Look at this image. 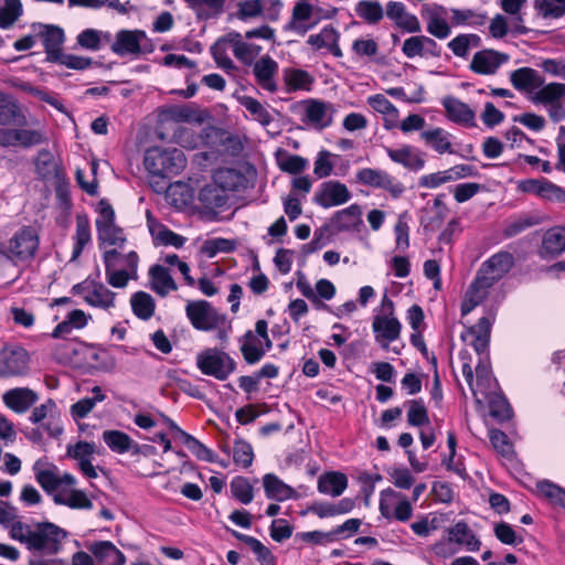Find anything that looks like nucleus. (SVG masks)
<instances>
[{"label":"nucleus","instance_id":"obj_1","mask_svg":"<svg viewBox=\"0 0 565 565\" xmlns=\"http://www.w3.org/2000/svg\"><path fill=\"white\" fill-rule=\"evenodd\" d=\"M105 275L107 282L114 288H125L130 279H137L139 255L130 250L121 255L117 248L107 249L103 253Z\"/></svg>","mask_w":565,"mask_h":565},{"label":"nucleus","instance_id":"obj_2","mask_svg":"<svg viewBox=\"0 0 565 565\" xmlns=\"http://www.w3.org/2000/svg\"><path fill=\"white\" fill-rule=\"evenodd\" d=\"M143 163L152 175L169 179L183 171L186 158L178 148L163 149L154 145L146 150Z\"/></svg>","mask_w":565,"mask_h":565},{"label":"nucleus","instance_id":"obj_3","mask_svg":"<svg viewBox=\"0 0 565 565\" xmlns=\"http://www.w3.org/2000/svg\"><path fill=\"white\" fill-rule=\"evenodd\" d=\"M492 322L488 317H481L475 326H471L461 333L462 341L472 338L470 344L476 353L480 356L476 366V375L478 381H487L490 377L491 369L489 362V344L491 338Z\"/></svg>","mask_w":565,"mask_h":565},{"label":"nucleus","instance_id":"obj_4","mask_svg":"<svg viewBox=\"0 0 565 565\" xmlns=\"http://www.w3.org/2000/svg\"><path fill=\"white\" fill-rule=\"evenodd\" d=\"M196 366L202 374L225 381L235 372L237 363L226 351L210 348L198 354Z\"/></svg>","mask_w":565,"mask_h":565},{"label":"nucleus","instance_id":"obj_5","mask_svg":"<svg viewBox=\"0 0 565 565\" xmlns=\"http://www.w3.org/2000/svg\"><path fill=\"white\" fill-rule=\"evenodd\" d=\"M67 532L55 523L45 521L35 524L31 537L29 551H40L46 555H56L62 551L63 541Z\"/></svg>","mask_w":565,"mask_h":565},{"label":"nucleus","instance_id":"obj_6","mask_svg":"<svg viewBox=\"0 0 565 565\" xmlns=\"http://www.w3.org/2000/svg\"><path fill=\"white\" fill-rule=\"evenodd\" d=\"M34 172L39 180L53 184L58 195L62 194L63 188L68 184L65 169L49 150L39 151L34 158Z\"/></svg>","mask_w":565,"mask_h":565},{"label":"nucleus","instance_id":"obj_7","mask_svg":"<svg viewBox=\"0 0 565 565\" xmlns=\"http://www.w3.org/2000/svg\"><path fill=\"white\" fill-rule=\"evenodd\" d=\"M356 184L365 185L372 189H380L390 194L392 199L401 198L405 192V185L395 177L382 169L362 168L356 171Z\"/></svg>","mask_w":565,"mask_h":565},{"label":"nucleus","instance_id":"obj_8","mask_svg":"<svg viewBox=\"0 0 565 565\" xmlns=\"http://www.w3.org/2000/svg\"><path fill=\"white\" fill-rule=\"evenodd\" d=\"M255 175L254 166L243 163L238 168H218L213 172L212 179L226 192H239L249 186Z\"/></svg>","mask_w":565,"mask_h":565},{"label":"nucleus","instance_id":"obj_9","mask_svg":"<svg viewBox=\"0 0 565 565\" xmlns=\"http://www.w3.org/2000/svg\"><path fill=\"white\" fill-rule=\"evenodd\" d=\"M185 313L192 327L199 331H212L226 323L225 315L218 313L206 300L188 302Z\"/></svg>","mask_w":565,"mask_h":565},{"label":"nucleus","instance_id":"obj_10","mask_svg":"<svg viewBox=\"0 0 565 565\" xmlns=\"http://www.w3.org/2000/svg\"><path fill=\"white\" fill-rule=\"evenodd\" d=\"M514 265V257L509 252H498L484 260L475 277L476 284L481 282L491 288L508 274Z\"/></svg>","mask_w":565,"mask_h":565},{"label":"nucleus","instance_id":"obj_11","mask_svg":"<svg viewBox=\"0 0 565 565\" xmlns=\"http://www.w3.org/2000/svg\"><path fill=\"white\" fill-rule=\"evenodd\" d=\"M39 247V237L31 227H23L9 241V246L0 247V255L13 260H26L34 256Z\"/></svg>","mask_w":565,"mask_h":565},{"label":"nucleus","instance_id":"obj_12","mask_svg":"<svg viewBox=\"0 0 565 565\" xmlns=\"http://www.w3.org/2000/svg\"><path fill=\"white\" fill-rule=\"evenodd\" d=\"M322 230H331L332 235L342 232L360 234L365 230L361 206L354 203L343 210L337 211L330 218V223L323 225Z\"/></svg>","mask_w":565,"mask_h":565},{"label":"nucleus","instance_id":"obj_13","mask_svg":"<svg viewBox=\"0 0 565 565\" xmlns=\"http://www.w3.org/2000/svg\"><path fill=\"white\" fill-rule=\"evenodd\" d=\"M351 199L348 186L337 180L321 183L320 189L315 193L313 202L323 209H330L347 203Z\"/></svg>","mask_w":565,"mask_h":565},{"label":"nucleus","instance_id":"obj_14","mask_svg":"<svg viewBox=\"0 0 565 565\" xmlns=\"http://www.w3.org/2000/svg\"><path fill=\"white\" fill-rule=\"evenodd\" d=\"M28 352L23 348L4 349L0 352V377L20 376L26 373Z\"/></svg>","mask_w":565,"mask_h":565},{"label":"nucleus","instance_id":"obj_15","mask_svg":"<svg viewBox=\"0 0 565 565\" xmlns=\"http://www.w3.org/2000/svg\"><path fill=\"white\" fill-rule=\"evenodd\" d=\"M509 58L508 54L495 50H481L472 56L470 70L480 75H493Z\"/></svg>","mask_w":565,"mask_h":565},{"label":"nucleus","instance_id":"obj_16","mask_svg":"<svg viewBox=\"0 0 565 565\" xmlns=\"http://www.w3.org/2000/svg\"><path fill=\"white\" fill-rule=\"evenodd\" d=\"M147 40V34L141 30H120L116 33L110 45L111 51L117 55L139 54L141 44Z\"/></svg>","mask_w":565,"mask_h":565},{"label":"nucleus","instance_id":"obj_17","mask_svg":"<svg viewBox=\"0 0 565 565\" xmlns=\"http://www.w3.org/2000/svg\"><path fill=\"white\" fill-rule=\"evenodd\" d=\"M372 330L376 341L382 344L384 350H388V344L399 338L402 324L396 317L375 316Z\"/></svg>","mask_w":565,"mask_h":565},{"label":"nucleus","instance_id":"obj_18","mask_svg":"<svg viewBox=\"0 0 565 565\" xmlns=\"http://www.w3.org/2000/svg\"><path fill=\"white\" fill-rule=\"evenodd\" d=\"M2 401L14 413L23 414L39 401V395L29 387H14L3 394Z\"/></svg>","mask_w":565,"mask_h":565},{"label":"nucleus","instance_id":"obj_19","mask_svg":"<svg viewBox=\"0 0 565 565\" xmlns=\"http://www.w3.org/2000/svg\"><path fill=\"white\" fill-rule=\"evenodd\" d=\"M402 52L408 58L416 56H440V49L437 42L426 35H414L406 39L403 43Z\"/></svg>","mask_w":565,"mask_h":565},{"label":"nucleus","instance_id":"obj_20","mask_svg":"<svg viewBox=\"0 0 565 565\" xmlns=\"http://www.w3.org/2000/svg\"><path fill=\"white\" fill-rule=\"evenodd\" d=\"M226 41L234 56L245 65H252L259 55L262 47L245 41V36L236 31L226 33Z\"/></svg>","mask_w":565,"mask_h":565},{"label":"nucleus","instance_id":"obj_21","mask_svg":"<svg viewBox=\"0 0 565 565\" xmlns=\"http://www.w3.org/2000/svg\"><path fill=\"white\" fill-rule=\"evenodd\" d=\"M99 565H125L126 556L110 541H96L88 546Z\"/></svg>","mask_w":565,"mask_h":565},{"label":"nucleus","instance_id":"obj_22","mask_svg":"<svg viewBox=\"0 0 565 565\" xmlns=\"http://www.w3.org/2000/svg\"><path fill=\"white\" fill-rule=\"evenodd\" d=\"M385 150L393 162L398 163L411 171H419L425 166L423 153L411 146L404 145L397 149L386 147Z\"/></svg>","mask_w":565,"mask_h":565},{"label":"nucleus","instance_id":"obj_23","mask_svg":"<svg viewBox=\"0 0 565 565\" xmlns=\"http://www.w3.org/2000/svg\"><path fill=\"white\" fill-rule=\"evenodd\" d=\"M150 289L160 297H166L171 291L178 290V285L170 274V270L160 265L154 264L148 270Z\"/></svg>","mask_w":565,"mask_h":565},{"label":"nucleus","instance_id":"obj_24","mask_svg":"<svg viewBox=\"0 0 565 565\" xmlns=\"http://www.w3.org/2000/svg\"><path fill=\"white\" fill-rule=\"evenodd\" d=\"M565 252V226L553 227L545 232L542 238L540 256L543 259L557 258Z\"/></svg>","mask_w":565,"mask_h":565},{"label":"nucleus","instance_id":"obj_25","mask_svg":"<svg viewBox=\"0 0 565 565\" xmlns=\"http://www.w3.org/2000/svg\"><path fill=\"white\" fill-rule=\"evenodd\" d=\"M263 487L265 495L269 500L282 502L289 499H297L298 497L297 491L292 487L271 472L263 476Z\"/></svg>","mask_w":565,"mask_h":565},{"label":"nucleus","instance_id":"obj_26","mask_svg":"<svg viewBox=\"0 0 565 565\" xmlns=\"http://www.w3.org/2000/svg\"><path fill=\"white\" fill-rule=\"evenodd\" d=\"M425 119L417 114H413L406 117L401 122L398 121L397 127L403 132L423 130L422 137L427 141H446L448 139L446 131L443 130L441 128L425 129Z\"/></svg>","mask_w":565,"mask_h":565},{"label":"nucleus","instance_id":"obj_27","mask_svg":"<svg viewBox=\"0 0 565 565\" xmlns=\"http://www.w3.org/2000/svg\"><path fill=\"white\" fill-rule=\"evenodd\" d=\"M257 83L266 90L274 93L277 90L274 76L278 72V64L268 55L260 57L254 63L253 68Z\"/></svg>","mask_w":565,"mask_h":565},{"label":"nucleus","instance_id":"obj_28","mask_svg":"<svg viewBox=\"0 0 565 565\" xmlns=\"http://www.w3.org/2000/svg\"><path fill=\"white\" fill-rule=\"evenodd\" d=\"M449 541L458 545H463L467 551L477 552L480 550L481 542L469 527L467 522L458 521L448 529Z\"/></svg>","mask_w":565,"mask_h":565},{"label":"nucleus","instance_id":"obj_29","mask_svg":"<svg viewBox=\"0 0 565 565\" xmlns=\"http://www.w3.org/2000/svg\"><path fill=\"white\" fill-rule=\"evenodd\" d=\"M47 60L53 62L62 53L64 31L55 25H42L40 30Z\"/></svg>","mask_w":565,"mask_h":565},{"label":"nucleus","instance_id":"obj_30","mask_svg":"<svg viewBox=\"0 0 565 565\" xmlns=\"http://www.w3.org/2000/svg\"><path fill=\"white\" fill-rule=\"evenodd\" d=\"M90 286V292L84 296L87 305L104 310L115 307L116 292L108 289L102 281L92 280Z\"/></svg>","mask_w":565,"mask_h":565},{"label":"nucleus","instance_id":"obj_31","mask_svg":"<svg viewBox=\"0 0 565 565\" xmlns=\"http://www.w3.org/2000/svg\"><path fill=\"white\" fill-rule=\"evenodd\" d=\"M348 487V478L343 472L329 471L318 478L317 489L322 494L341 495Z\"/></svg>","mask_w":565,"mask_h":565},{"label":"nucleus","instance_id":"obj_32","mask_svg":"<svg viewBox=\"0 0 565 565\" xmlns=\"http://www.w3.org/2000/svg\"><path fill=\"white\" fill-rule=\"evenodd\" d=\"M510 81L515 89L526 93H532L543 84L537 71L531 67H521L513 71L510 74Z\"/></svg>","mask_w":565,"mask_h":565},{"label":"nucleus","instance_id":"obj_33","mask_svg":"<svg viewBox=\"0 0 565 565\" xmlns=\"http://www.w3.org/2000/svg\"><path fill=\"white\" fill-rule=\"evenodd\" d=\"M0 125H26L25 116L14 98L0 94Z\"/></svg>","mask_w":565,"mask_h":565},{"label":"nucleus","instance_id":"obj_34","mask_svg":"<svg viewBox=\"0 0 565 565\" xmlns=\"http://www.w3.org/2000/svg\"><path fill=\"white\" fill-rule=\"evenodd\" d=\"M367 104L377 113L383 115L385 128L392 129L398 126V110L382 94H376L367 98Z\"/></svg>","mask_w":565,"mask_h":565},{"label":"nucleus","instance_id":"obj_35","mask_svg":"<svg viewBox=\"0 0 565 565\" xmlns=\"http://www.w3.org/2000/svg\"><path fill=\"white\" fill-rule=\"evenodd\" d=\"M198 199L205 209L216 210L226 205L228 196L226 191L213 181L200 190Z\"/></svg>","mask_w":565,"mask_h":565},{"label":"nucleus","instance_id":"obj_36","mask_svg":"<svg viewBox=\"0 0 565 565\" xmlns=\"http://www.w3.org/2000/svg\"><path fill=\"white\" fill-rule=\"evenodd\" d=\"M305 119L316 128H324L331 124L329 106L326 103L310 99L305 103Z\"/></svg>","mask_w":565,"mask_h":565},{"label":"nucleus","instance_id":"obj_37","mask_svg":"<svg viewBox=\"0 0 565 565\" xmlns=\"http://www.w3.org/2000/svg\"><path fill=\"white\" fill-rule=\"evenodd\" d=\"M73 241L74 244L71 260L77 259L82 255L85 246L92 241L90 224L87 215L78 214L76 216V230Z\"/></svg>","mask_w":565,"mask_h":565},{"label":"nucleus","instance_id":"obj_38","mask_svg":"<svg viewBox=\"0 0 565 565\" xmlns=\"http://www.w3.org/2000/svg\"><path fill=\"white\" fill-rule=\"evenodd\" d=\"M443 105L446 109L447 116L452 121L465 124V125H470L473 122L475 113L463 102H461L455 97H446L443 100Z\"/></svg>","mask_w":565,"mask_h":565},{"label":"nucleus","instance_id":"obj_39","mask_svg":"<svg viewBox=\"0 0 565 565\" xmlns=\"http://www.w3.org/2000/svg\"><path fill=\"white\" fill-rule=\"evenodd\" d=\"M232 535L250 547L258 562L264 565H276V557L273 552L254 536L231 530Z\"/></svg>","mask_w":565,"mask_h":565},{"label":"nucleus","instance_id":"obj_40","mask_svg":"<svg viewBox=\"0 0 565 565\" xmlns=\"http://www.w3.org/2000/svg\"><path fill=\"white\" fill-rule=\"evenodd\" d=\"M130 306L134 315L140 320H149L156 310L153 297L142 290L136 291L130 297Z\"/></svg>","mask_w":565,"mask_h":565},{"label":"nucleus","instance_id":"obj_41","mask_svg":"<svg viewBox=\"0 0 565 565\" xmlns=\"http://www.w3.org/2000/svg\"><path fill=\"white\" fill-rule=\"evenodd\" d=\"M42 460L39 459L33 466L36 482L49 494H52L60 488V476L56 475V466L51 465L49 469H42Z\"/></svg>","mask_w":565,"mask_h":565},{"label":"nucleus","instance_id":"obj_42","mask_svg":"<svg viewBox=\"0 0 565 565\" xmlns=\"http://www.w3.org/2000/svg\"><path fill=\"white\" fill-rule=\"evenodd\" d=\"M198 18L210 19L220 15L227 0H183Z\"/></svg>","mask_w":565,"mask_h":565},{"label":"nucleus","instance_id":"obj_43","mask_svg":"<svg viewBox=\"0 0 565 565\" xmlns=\"http://www.w3.org/2000/svg\"><path fill=\"white\" fill-rule=\"evenodd\" d=\"M490 288L486 287L483 284H476V279L470 282L465 298L461 302V315L467 316L478 305H480L488 295V290Z\"/></svg>","mask_w":565,"mask_h":565},{"label":"nucleus","instance_id":"obj_44","mask_svg":"<svg viewBox=\"0 0 565 565\" xmlns=\"http://www.w3.org/2000/svg\"><path fill=\"white\" fill-rule=\"evenodd\" d=\"M565 100V84L550 83L536 92L534 102L555 106Z\"/></svg>","mask_w":565,"mask_h":565},{"label":"nucleus","instance_id":"obj_45","mask_svg":"<svg viewBox=\"0 0 565 565\" xmlns=\"http://www.w3.org/2000/svg\"><path fill=\"white\" fill-rule=\"evenodd\" d=\"M103 440L116 454H126L131 449L132 439L121 430L108 429L103 431Z\"/></svg>","mask_w":565,"mask_h":565},{"label":"nucleus","instance_id":"obj_46","mask_svg":"<svg viewBox=\"0 0 565 565\" xmlns=\"http://www.w3.org/2000/svg\"><path fill=\"white\" fill-rule=\"evenodd\" d=\"M260 339L263 340V344L259 347L250 342L241 343V353L248 365H254L260 362L266 352L273 348V341L268 334Z\"/></svg>","mask_w":565,"mask_h":565},{"label":"nucleus","instance_id":"obj_47","mask_svg":"<svg viewBox=\"0 0 565 565\" xmlns=\"http://www.w3.org/2000/svg\"><path fill=\"white\" fill-rule=\"evenodd\" d=\"M110 41V34L96 29H85L77 38L76 43L84 50L98 51L104 43Z\"/></svg>","mask_w":565,"mask_h":565},{"label":"nucleus","instance_id":"obj_48","mask_svg":"<svg viewBox=\"0 0 565 565\" xmlns=\"http://www.w3.org/2000/svg\"><path fill=\"white\" fill-rule=\"evenodd\" d=\"M231 495L242 504H249L254 500V487L249 479L243 476H236L230 483Z\"/></svg>","mask_w":565,"mask_h":565},{"label":"nucleus","instance_id":"obj_49","mask_svg":"<svg viewBox=\"0 0 565 565\" xmlns=\"http://www.w3.org/2000/svg\"><path fill=\"white\" fill-rule=\"evenodd\" d=\"M536 490L537 493L545 498L551 504L565 509L564 488L550 480H542L536 483Z\"/></svg>","mask_w":565,"mask_h":565},{"label":"nucleus","instance_id":"obj_50","mask_svg":"<svg viewBox=\"0 0 565 565\" xmlns=\"http://www.w3.org/2000/svg\"><path fill=\"white\" fill-rule=\"evenodd\" d=\"M488 404L490 416L499 423H503L512 418V407L502 394H492L489 396Z\"/></svg>","mask_w":565,"mask_h":565},{"label":"nucleus","instance_id":"obj_51","mask_svg":"<svg viewBox=\"0 0 565 565\" xmlns=\"http://www.w3.org/2000/svg\"><path fill=\"white\" fill-rule=\"evenodd\" d=\"M98 246H115V248H122L127 242L124 230L118 225H113L97 232Z\"/></svg>","mask_w":565,"mask_h":565},{"label":"nucleus","instance_id":"obj_52","mask_svg":"<svg viewBox=\"0 0 565 565\" xmlns=\"http://www.w3.org/2000/svg\"><path fill=\"white\" fill-rule=\"evenodd\" d=\"M53 501L55 504L66 505L71 509L90 510L93 508V502L83 490H72L68 498L55 493L53 494Z\"/></svg>","mask_w":565,"mask_h":565},{"label":"nucleus","instance_id":"obj_53","mask_svg":"<svg viewBox=\"0 0 565 565\" xmlns=\"http://www.w3.org/2000/svg\"><path fill=\"white\" fill-rule=\"evenodd\" d=\"M407 423L409 426L422 427L429 424L428 409L422 398L408 399Z\"/></svg>","mask_w":565,"mask_h":565},{"label":"nucleus","instance_id":"obj_54","mask_svg":"<svg viewBox=\"0 0 565 565\" xmlns=\"http://www.w3.org/2000/svg\"><path fill=\"white\" fill-rule=\"evenodd\" d=\"M236 248L233 239L217 237L204 241L200 252L209 258L215 257L218 253H232Z\"/></svg>","mask_w":565,"mask_h":565},{"label":"nucleus","instance_id":"obj_55","mask_svg":"<svg viewBox=\"0 0 565 565\" xmlns=\"http://www.w3.org/2000/svg\"><path fill=\"white\" fill-rule=\"evenodd\" d=\"M356 14L367 23H377L383 19V8L379 1L362 0L355 7Z\"/></svg>","mask_w":565,"mask_h":565},{"label":"nucleus","instance_id":"obj_56","mask_svg":"<svg viewBox=\"0 0 565 565\" xmlns=\"http://www.w3.org/2000/svg\"><path fill=\"white\" fill-rule=\"evenodd\" d=\"M22 14V3L20 0H3L0 4V28L11 26Z\"/></svg>","mask_w":565,"mask_h":565},{"label":"nucleus","instance_id":"obj_57","mask_svg":"<svg viewBox=\"0 0 565 565\" xmlns=\"http://www.w3.org/2000/svg\"><path fill=\"white\" fill-rule=\"evenodd\" d=\"M254 457L253 446L248 441L241 438L234 441L233 461L235 465L246 469L252 466Z\"/></svg>","mask_w":565,"mask_h":565},{"label":"nucleus","instance_id":"obj_58","mask_svg":"<svg viewBox=\"0 0 565 565\" xmlns=\"http://www.w3.org/2000/svg\"><path fill=\"white\" fill-rule=\"evenodd\" d=\"M188 449L199 459L205 462H217V455L192 435H184L182 441Z\"/></svg>","mask_w":565,"mask_h":565},{"label":"nucleus","instance_id":"obj_59","mask_svg":"<svg viewBox=\"0 0 565 565\" xmlns=\"http://www.w3.org/2000/svg\"><path fill=\"white\" fill-rule=\"evenodd\" d=\"M539 224V220L534 216L520 215L511 218L503 228V236L507 238L514 237L527 228Z\"/></svg>","mask_w":565,"mask_h":565},{"label":"nucleus","instance_id":"obj_60","mask_svg":"<svg viewBox=\"0 0 565 565\" xmlns=\"http://www.w3.org/2000/svg\"><path fill=\"white\" fill-rule=\"evenodd\" d=\"M12 85L18 89H20L24 93H28L32 96H35L40 100H43V102L52 105L57 110H60L62 113L64 111V106L62 105V103H60L56 98H54L47 92L34 87L31 83L23 82V81H13Z\"/></svg>","mask_w":565,"mask_h":565},{"label":"nucleus","instance_id":"obj_61","mask_svg":"<svg viewBox=\"0 0 565 565\" xmlns=\"http://www.w3.org/2000/svg\"><path fill=\"white\" fill-rule=\"evenodd\" d=\"M186 242V237L173 232L168 226L161 224L159 231L153 236L154 245L173 246L181 248Z\"/></svg>","mask_w":565,"mask_h":565},{"label":"nucleus","instance_id":"obj_62","mask_svg":"<svg viewBox=\"0 0 565 565\" xmlns=\"http://www.w3.org/2000/svg\"><path fill=\"white\" fill-rule=\"evenodd\" d=\"M396 248L404 252L409 247L408 213L403 212L394 225Z\"/></svg>","mask_w":565,"mask_h":565},{"label":"nucleus","instance_id":"obj_63","mask_svg":"<svg viewBox=\"0 0 565 565\" xmlns=\"http://www.w3.org/2000/svg\"><path fill=\"white\" fill-rule=\"evenodd\" d=\"M339 32L331 25L324 26L318 34L308 38V44L316 50L328 49L334 41H339Z\"/></svg>","mask_w":565,"mask_h":565},{"label":"nucleus","instance_id":"obj_64","mask_svg":"<svg viewBox=\"0 0 565 565\" xmlns=\"http://www.w3.org/2000/svg\"><path fill=\"white\" fill-rule=\"evenodd\" d=\"M277 161L279 169L290 174L301 173L307 167L305 158L291 154L281 156L279 151H277Z\"/></svg>","mask_w":565,"mask_h":565}]
</instances>
